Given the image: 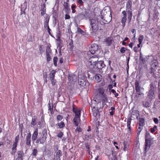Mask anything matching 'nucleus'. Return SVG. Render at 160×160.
Listing matches in <instances>:
<instances>
[{
    "mask_svg": "<svg viewBox=\"0 0 160 160\" xmlns=\"http://www.w3.org/2000/svg\"><path fill=\"white\" fill-rule=\"evenodd\" d=\"M31 133L30 132L26 136V138L25 142L26 145L29 147L31 146Z\"/></svg>",
    "mask_w": 160,
    "mask_h": 160,
    "instance_id": "nucleus-12",
    "label": "nucleus"
},
{
    "mask_svg": "<svg viewBox=\"0 0 160 160\" xmlns=\"http://www.w3.org/2000/svg\"><path fill=\"white\" fill-rule=\"evenodd\" d=\"M112 156L109 158V160H117V158L116 157V153L115 152H113L112 151Z\"/></svg>",
    "mask_w": 160,
    "mask_h": 160,
    "instance_id": "nucleus-21",
    "label": "nucleus"
},
{
    "mask_svg": "<svg viewBox=\"0 0 160 160\" xmlns=\"http://www.w3.org/2000/svg\"><path fill=\"white\" fill-rule=\"evenodd\" d=\"M64 8L65 10H67V11H69L70 10V9L69 7V4L67 2H64Z\"/></svg>",
    "mask_w": 160,
    "mask_h": 160,
    "instance_id": "nucleus-34",
    "label": "nucleus"
},
{
    "mask_svg": "<svg viewBox=\"0 0 160 160\" xmlns=\"http://www.w3.org/2000/svg\"><path fill=\"white\" fill-rule=\"evenodd\" d=\"M75 105L73 103L72 107V111L75 114V117L73 121L74 124L78 126V122L80 121L81 110L75 108Z\"/></svg>",
    "mask_w": 160,
    "mask_h": 160,
    "instance_id": "nucleus-2",
    "label": "nucleus"
},
{
    "mask_svg": "<svg viewBox=\"0 0 160 160\" xmlns=\"http://www.w3.org/2000/svg\"><path fill=\"white\" fill-rule=\"evenodd\" d=\"M128 145L125 144V143L124 142V151H126L128 149Z\"/></svg>",
    "mask_w": 160,
    "mask_h": 160,
    "instance_id": "nucleus-63",
    "label": "nucleus"
},
{
    "mask_svg": "<svg viewBox=\"0 0 160 160\" xmlns=\"http://www.w3.org/2000/svg\"><path fill=\"white\" fill-rule=\"evenodd\" d=\"M157 87L153 82H152L149 85V88L148 92L155 94Z\"/></svg>",
    "mask_w": 160,
    "mask_h": 160,
    "instance_id": "nucleus-9",
    "label": "nucleus"
},
{
    "mask_svg": "<svg viewBox=\"0 0 160 160\" xmlns=\"http://www.w3.org/2000/svg\"><path fill=\"white\" fill-rule=\"evenodd\" d=\"M47 137L46 135L43 133H42L40 137H38L36 141V143H39L43 144L46 141Z\"/></svg>",
    "mask_w": 160,
    "mask_h": 160,
    "instance_id": "nucleus-8",
    "label": "nucleus"
},
{
    "mask_svg": "<svg viewBox=\"0 0 160 160\" xmlns=\"http://www.w3.org/2000/svg\"><path fill=\"white\" fill-rule=\"evenodd\" d=\"M140 82L137 80H135V90L137 93H143V92L144 88L140 85Z\"/></svg>",
    "mask_w": 160,
    "mask_h": 160,
    "instance_id": "nucleus-6",
    "label": "nucleus"
},
{
    "mask_svg": "<svg viewBox=\"0 0 160 160\" xmlns=\"http://www.w3.org/2000/svg\"><path fill=\"white\" fill-rule=\"evenodd\" d=\"M76 8L75 5H72L71 6V8L72 10V13H74L76 12V11L75 10V8Z\"/></svg>",
    "mask_w": 160,
    "mask_h": 160,
    "instance_id": "nucleus-51",
    "label": "nucleus"
},
{
    "mask_svg": "<svg viewBox=\"0 0 160 160\" xmlns=\"http://www.w3.org/2000/svg\"><path fill=\"white\" fill-rule=\"evenodd\" d=\"M18 145V143L14 142L12 145V149H17V147Z\"/></svg>",
    "mask_w": 160,
    "mask_h": 160,
    "instance_id": "nucleus-56",
    "label": "nucleus"
},
{
    "mask_svg": "<svg viewBox=\"0 0 160 160\" xmlns=\"http://www.w3.org/2000/svg\"><path fill=\"white\" fill-rule=\"evenodd\" d=\"M58 60V58L57 57H54L53 59V64L55 66H57V62Z\"/></svg>",
    "mask_w": 160,
    "mask_h": 160,
    "instance_id": "nucleus-45",
    "label": "nucleus"
},
{
    "mask_svg": "<svg viewBox=\"0 0 160 160\" xmlns=\"http://www.w3.org/2000/svg\"><path fill=\"white\" fill-rule=\"evenodd\" d=\"M75 17L79 19H82L84 18H85V15H84V13L82 12L77 15Z\"/></svg>",
    "mask_w": 160,
    "mask_h": 160,
    "instance_id": "nucleus-24",
    "label": "nucleus"
},
{
    "mask_svg": "<svg viewBox=\"0 0 160 160\" xmlns=\"http://www.w3.org/2000/svg\"><path fill=\"white\" fill-rule=\"evenodd\" d=\"M98 48V46L96 44L93 43L91 45V48H89V50L88 52V54L90 55L91 54H93L97 51Z\"/></svg>",
    "mask_w": 160,
    "mask_h": 160,
    "instance_id": "nucleus-7",
    "label": "nucleus"
},
{
    "mask_svg": "<svg viewBox=\"0 0 160 160\" xmlns=\"http://www.w3.org/2000/svg\"><path fill=\"white\" fill-rule=\"evenodd\" d=\"M41 11V15L42 16H43L46 13V4L45 3L43 4L42 6Z\"/></svg>",
    "mask_w": 160,
    "mask_h": 160,
    "instance_id": "nucleus-23",
    "label": "nucleus"
},
{
    "mask_svg": "<svg viewBox=\"0 0 160 160\" xmlns=\"http://www.w3.org/2000/svg\"><path fill=\"white\" fill-rule=\"evenodd\" d=\"M78 83L79 84V85L81 86H85L86 84V81L83 79H79Z\"/></svg>",
    "mask_w": 160,
    "mask_h": 160,
    "instance_id": "nucleus-30",
    "label": "nucleus"
},
{
    "mask_svg": "<svg viewBox=\"0 0 160 160\" xmlns=\"http://www.w3.org/2000/svg\"><path fill=\"white\" fill-rule=\"evenodd\" d=\"M132 6V2H131L130 1H128L127 3L126 4V10H132V9L131 8Z\"/></svg>",
    "mask_w": 160,
    "mask_h": 160,
    "instance_id": "nucleus-31",
    "label": "nucleus"
},
{
    "mask_svg": "<svg viewBox=\"0 0 160 160\" xmlns=\"http://www.w3.org/2000/svg\"><path fill=\"white\" fill-rule=\"evenodd\" d=\"M77 32L78 33H79L83 35H85V32L79 28H78Z\"/></svg>",
    "mask_w": 160,
    "mask_h": 160,
    "instance_id": "nucleus-41",
    "label": "nucleus"
},
{
    "mask_svg": "<svg viewBox=\"0 0 160 160\" xmlns=\"http://www.w3.org/2000/svg\"><path fill=\"white\" fill-rule=\"evenodd\" d=\"M143 95V93H137L135 96V97L137 98V99H139L141 98V95Z\"/></svg>",
    "mask_w": 160,
    "mask_h": 160,
    "instance_id": "nucleus-48",
    "label": "nucleus"
},
{
    "mask_svg": "<svg viewBox=\"0 0 160 160\" xmlns=\"http://www.w3.org/2000/svg\"><path fill=\"white\" fill-rule=\"evenodd\" d=\"M127 18H122L121 20V22L122 24V26L123 28L124 27L125 25V22L126 21Z\"/></svg>",
    "mask_w": 160,
    "mask_h": 160,
    "instance_id": "nucleus-37",
    "label": "nucleus"
},
{
    "mask_svg": "<svg viewBox=\"0 0 160 160\" xmlns=\"http://www.w3.org/2000/svg\"><path fill=\"white\" fill-rule=\"evenodd\" d=\"M106 45L107 46H110L112 43V40L111 37H108L105 41Z\"/></svg>",
    "mask_w": 160,
    "mask_h": 160,
    "instance_id": "nucleus-27",
    "label": "nucleus"
},
{
    "mask_svg": "<svg viewBox=\"0 0 160 160\" xmlns=\"http://www.w3.org/2000/svg\"><path fill=\"white\" fill-rule=\"evenodd\" d=\"M154 143L153 138H152L150 133L147 130L146 131L145 134V146L144 151L145 152H147L150 147Z\"/></svg>",
    "mask_w": 160,
    "mask_h": 160,
    "instance_id": "nucleus-1",
    "label": "nucleus"
},
{
    "mask_svg": "<svg viewBox=\"0 0 160 160\" xmlns=\"http://www.w3.org/2000/svg\"><path fill=\"white\" fill-rule=\"evenodd\" d=\"M38 135V130L37 128L35 129L32 138V140L33 141H34L37 140V136Z\"/></svg>",
    "mask_w": 160,
    "mask_h": 160,
    "instance_id": "nucleus-17",
    "label": "nucleus"
},
{
    "mask_svg": "<svg viewBox=\"0 0 160 160\" xmlns=\"http://www.w3.org/2000/svg\"><path fill=\"white\" fill-rule=\"evenodd\" d=\"M157 62L156 60H154L153 61V63L152 64V68H156V67H157Z\"/></svg>",
    "mask_w": 160,
    "mask_h": 160,
    "instance_id": "nucleus-38",
    "label": "nucleus"
},
{
    "mask_svg": "<svg viewBox=\"0 0 160 160\" xmlns=\"http://www.w3.org/2000/svg\"><path fill=\"white\" fill-rule=\"evenodd\" d=\"M139 60L140 62L143 64H145L146 61V58L143 56L141 52L140 53Z\"/></svg>",
    "mask_w": 160,
    "mask_h": 160,
    "instance_id": "nucleus-15",
    "label": "nucleus"
},
{
    "mask_svg": "<svg viewBox=\"0 0 160 160\" xmlns=\"http://www.w3.org/2000/svg\"><path fill=\"white\" fill-rule=\"evenodd\" d=\"M146 93L147 94V98L148 100L151 101L155 98V94L148 92H147Z\"/></svg>",
    "mask_w": 160,
    "mask_h": 160,
    "instance_id": "nucleus-14",
    "label": "nucleus"
},
{
    "mask_svg": "<svg viewBox=\"0 0 160 160\" xmlns=\"http://www.w3.org/2000/svg\"><path fill=\"white\" fill-rule=\"evenodd\" d=\"M104 94V90L102 88L100 87L98 88L96 92V95H98L101 96L102 94Z\"/></svg>",
    "mask_w": 160,
    "mask_h": 160,
    "instance_id": "nucleus-18",
    "label": "nucleus"
},
{
    "mask_svg": "<svg viewBox=\"0 0 160 160\" xmlns=\"http://www.w3.org/2000/svg\"><path fill=\"white\" fill-rule=\"evenodd\" d=\"M94 99V101L98 102H101V101H102V103L106 102L108 100V98L105 94H102L101 96L95 95Z\"/></svg>",
    "mask_w": 160,
    "mask_h": 160,
    "instance_id": "nucleus-5",
    "label": "nucleus"
},
{
    "mask_svg": "<svg viewBox=\"0 0 160 160\" xmlns=\"http://www.w3.org/2000/svg\"><path fill=\"white\" fill-rule=\"evenodd\" d=\"M62 152L61 150L58 151L56 153V158L57 160H60V157L62 155Z\"/></svg>",
    "mask_w": 160,
    "mask_h": 160,
    "instance_id": "nucleus-22",
    "label": "nucleus"
},
{
    "mask_svg": "<svg viewBox=\"0 0 160 160\" xmlns=\"http://www.w3.org/2000/svg\"><path fill=\"white\" fill-rule=\"evenodd\" d=\"M144 37L143 35H140L138 38V41L140 44H141L143 40Z\"/></svg>",
    "mask_w": 160,
    "mask_h": 160,
    "instance_id": "nucleus-44",
    "label": "nucleus"
},
{
    "mask_svg": "<svg viewBox=\"0 0 160 160\" xmlns=\"http://www.w3.org/2000/svg\"><path fill=\"white\" fill-rule=\"evenodd\" d=\"M37 153V150L36 149H34L33 150V152H32V154L34 156H36Z\"/></svg>",
    "mask_w": 160,
    "mask_h": 160,
    "instance_id": "nucleus-55",
    "label": "nucleus"
},
{
    "mask_svg": "<svg viewBox=\"0 0 160 160\" xmlns=\"http://www.w3.org/2000/svg\"><path fill=\"white\" fill-rule=\"evenodd\" d=\"M84 15H85V18H87L90 16V11L86 9H84Z\"/></svg>",
    "mask_w": 160,
    "mask_h": 160,
    "instance_id": "nucleus-28",
    "label": "nucleus"
},
{
    "mask_svg": "<svg viewBox=\"0 0 160 160\" xmlns=\"http://www.w3.org/2000/svg\"><path fill=\"white\" fill-rule=\"evenodd\" d=\"M143 105L145 108H148L149 107L150 104L149 102L147 101L143 102Z\"/></svg>",
    "mask_w": 160,
    "mask_h": 160,
    "instance_id": "nucleus-43",
    "label": "nucleus"
},
{
    "mask_svg": "<svg viewBox=\"0 0 160 160\" xmlns=\"http://www.w3.org/2000/svg\"><path fill=\"white\" fill-rule=\"evenodd\" d=\"M95 79L98 82H100L102 80V76L100 74H97L95 76Z\"/></svg>",
    "mask_w": 160,
    "mask_h": 160,
    "instance_id": "nucleus-33",
    "label": "nucleus"
},
{
    "mask_svg": "<svg viewBox=\"0 0 160 160\" xmlns=\"http://www.w3.org/2000/svg\"><path fill=\"white\" fill-rule=\"evenodd\" d=\"M62 118L63 117L62 116L59 115L57 116V119L58 122L61 121Z\"/></svg>",
    "mask_w": 160,
    "mask_h": 160,
    "instance_id": "nucleus-50",
    "label": "nucleus"
},
{
    "mask_svg": "<svg viewBox=\"0 0 160 160\" xmlns=\"http://www.w3.org/2000/svg\"><path fill=\"white\" fill-rule=\"evenodd\" d=\"M110 91L114 94L115 97H117L118 96V94L116 92V91L114 89H110Z\"/></svg>",
    "mask_w": 160,
    "mask_h": 160,
    "instance_id": "nucleus-46",
    "label": "nucleus"
},
{
    "mask_svg": "<svg viewBox=\"0 0 160 160\" xmlns=\"http://www.w3.org/2000/svg\"><path fill=\"white\" fill-rule=\"evenodd\" d=\"M49 20V17L47 16L45 19V21H44V27L45 28H48V22Z\"/></svg>",
    "mask_w": 160,
    "mask_h": 160,
    "instance_id": "nucleus-26",
    "label": "nucleus"
},
{
    "mask_svg": "<svg viewBox=\"0 0 160 160\" xmlns=\"http://www.w3.org/2000/svg\"><path fill=\"white\" fill-rule=\"evenodd\" d=\"M98 61V57L96 55L92 56L89 58L88 61V64L90 68L92 69L95 68Z\"/></svg>",
    "mask_w": 160,
    "mask_h": 160,
    "instance_id": "nucleus-3",
    "label": "nucleus"
},
{
    "mask_svg": "<svg viewBox=\"0 0 160 160\" xmlns=\"http://www.w3.org/2000/svg\"><path fill=\"white\" fill-rule=\"evenodd\" d=\"M105 66L106 65L104 63V62L103 61H100L98 62L97 63L96 68H98V69L100 70H102Z\"/></svg>",
    "mask_w": 160,
    "mask_h": 160,
    "instance_id": "nucleus-11",
    "label": "nucleus"
},
{
    "mask_svg": "<svg viewBox=\"0 0 160 160\" xmlns=\"http://www.w3.org/2000/svg\"><path fill=\"white\" fill-rule=\"evenodd\" d=\"M27 8V2H25L22 5H21V9L22 10H25Z\"/></svg>",
    "mask_w": 160,
    "mask_h": 160,
    "instance_id": "nucleus-42",
    "label": "nucleus"
},
{
    "mask_svg": "<svg viewBox=\"0 0 160 160\" xmlns=\"http://www.w3.org/2000/svg\"><path fill=\"white\" fill-rule=\"evenodd\" d=\"M127 11H123L122 12V13L123 15V18H127Z\"/></svg>",
    "mask_w": 160,
    "mask_h": 160,
    "instance_id": "nucleus-58",
    "label": "nucleus"
},
{
    "mask_svg": "<svg viewBox=\"0 0 160 160\" xmlns=\"http://www.w3.org/2000/svg\"><path fill=\"white\" fill-rule=\"evenodd\" d=\"M97 22L100 25H103L104 24L108 23L107 21L103 19L102 17H99L97 19Z\"/></svg>",
    "mask_w": 160,
    "mask_h": 160,
    "instance_id": "nucleus-13",
    "label": "nucleus"
},
{
    "mask_svg": "<svg viewBox=\"0 0 160 160\" xmlns=\"http://www.w3.org/2000/svg\"><path fill=\"white\" fill-rule=\"evenodd\" d=\"M58 13L57 11L55 10H53V18L55 21L56 20L58 16Z\"/></svg>",
    "mask_w": 160,
    "mask_h": 160,
    "instance_id": "nucleus-32",
    "label": "nucleus"
},
{
    "mask_svg": "<svg viewBox=\"0 0 160 160\" xmlns=\"http://www.w3.org/2000/svg\"><path fill=\"white\" fill-rule=\"evenodd\" d=\"M25 10H22V9H21V12L20 13L21 15H22L23 14L24 15V16H25Z\"/></svg>",
    "mask_w": 160,
    "mask_h": 160,
    "instance_id": "nucleus-61",
    "label": "nucleus"
},
{
    "mask_svg": "<svg viewBox=\"0 0 160 160\" xmlns=\"http://www.w3.org/2000/svg\"><path fill=\"white\" fill-rule=\"evenodd\" d=\"M145 125V120L143 118H139V125L142 127H143Z\"/></svg>",
    "mask_w": 160,
    "mask_h": 160,
    "instance_id": "nucleus-29",
    "label": "nucleus"
},
{
    "mask_svg": "<svg viewBox=\"0 0 160 160\" xmlns=\"http://www.w3.org/2000/svg\"><path fill=\"white\" fill-rule=\"evenodd\" d=\"M56 125H58L60 128H64L65 125L64 122L62 121H61L59 123H58L56 124Z\"/></svg>",
    "mask_w": 160,
    "mask_h": 160,
    "instance_id": "nucleus-36",
    "label": "nucleus"
},
{
    "mask_svg": "<svg viewBox=\"0 0 160 160\" xmlns=\"http://www.w3.org/2000/svg\"><path fill=\"white\" fill-rule=\"evenodd\" d=\"M157 129V126L156 125H154L153 128H150L151 132L153 133Z\"/></svg>",
    "mask_w": 160,
    "mask_h": 160,
    "instance_id": "nucleus-47",
    "label": "nucleus"
},
{
    "mask_svg": "<svg viewBox=\"0 0 160 160\" xmlns=\"http://www.w3.org/2000/svg\"><path fill=\"white\" fill-rule=\"evenodd\" d=\"M68 78L70 81L75 82L77 80V76L76 75H69Z\"/></svg>",
    "mask_w": 160,
    "mask_h": 160,
    "instance_id": "nucleus-25",
    "label": "nucleus"
},
{
    "mask_svg": "<svg viewBox=\"0 0 160 160\" xmlns=\"http://www.w3.org/2000/svg\"><path fill=\"white\" fill-rule=\"evenodd\" d=\"M153 120L154 122L156 124H157L158 123V119L157 118H153Z\"/></svg>",
    "mask_w": 160,
    "mask_h": 160,
    "instance_id": "nucleus-57",
    "label": "nucleus"
},
{
    "mask_svg": "<svg viewBox=\"0 0 160 160\" xmlns=\"http://www.w3.org/2000/svg\"><path fill=\"white\" fill-rule=\"evenodd\" d=\"M19 139V135H18L15 138V142H14L18 143V141Z\"/></svg>",
    "mask_w": 160,
    "mask_h": 160,
    "instance_id": "nucleus-54",
    "label": "nucleus"
},
{
    "mask_svg": "<svg viewBox=\"0 0 160 160\" xmlns=\"http://www.w3.org/2000/svg\"><path fill=\"white\" fill-rule=\"evenodd\" d=\"M138 112H139L138 111L135 110L134 111H132V115H134V113L138 114Z\"/></svg>",
    "mask_w": 160,
    "mask_h": 160,
    "instance_id": "nucleus-64",
    "label": "nucleus"
},
{
    "mask_svg": "<svg viewBox=\"0 0 160 160\" xmlns=\"http://www.w3.org/2000/svg\"><path fill=\"white\" fill-rule=\"evenodd\" d=\"M85 146L86 148L88 149V150L89 151V153H89V145L88 143H87L85 144Z\"/></svg>",
    "mask_w": 160,
    "mask_h": 160,
    "instance_id": "nucleus-60",
    "label": "nucleus"
},
{
    "mask_svg": "<svg viewBox=\"0 0 160 160\" xmlns=\"http://www.w3.org/2000/svg\"><path fill=\"white\" fill-rule=\"evenodd\" d=\"M90 21L92 32H96L99 27H101V26H100L99 23H98L97 20L96 21L94 19H91L90 20Z\"/></svg>",
    "mask_w": 160,
    "mask_h": 160,
    "instance_id": "nucleus-4",
    "label": "nucleus"
},
{
    "mask_svg": "<svg viewBox=\"0 0 160 160\" xmlns=\"http://www.w3.org/2000/svg\"><path fill=\"white\" fill-rule=\"evenodd\" d=\"M98 108L97 109H92L93 112V114L94 116L96 117L98 113L99 112V111H101L102 110L103 108V107H102V108H100L99 109Z\"/></svg>",
    "mask_w": 160,
    "mask_h": 160,
    "instance_id": "nucleus-16",
    "label": "nucleus"
},
{
    "mask_svg": "<svg viewBox=\"0 0 160 160\" xmlns=\"http://www.w3.org/2000/svg\"><path fill=\"white\" fill-rule=\"evenodd\" d=\"M11 154L12 155H14L15 153L16 152L17 149H12Z\"/></svg>",
    "mask_w": 160,
    "mask_h": 160,
    "instance_id": "nucleus-62",
    "label": "nucleus"
},
{
    "mask_svg": "<svg viewBox=\"0 0 160 160\" xmlns=\"http://www.w3.org/2000/svg\"><path fill=\"white\" fill-rule=\"evenodd\" d=\"M132 10H126V11L128 13V22H130L131 21L132 17Z\"/></svg>",
    "mask_w": 160,
    "mask_h": 160,
    "instance_id": "nucleus-20",
    "label": "nucleus"
},
{
    "mask_svg": "<svg viewBox=\"0 0 160 160\" xmlns=\"http://www.w3.org/2000/svg\"><path fill=\"white\" fill-rule=\"evenodd\" d=\"M55 73V71L52 70L50 74V80L51 82L52 85H55L56 82V81L54 79Z\"/></svg>",
    "mask_w": 160,
    "mask_h": 160,
    "instance_id": "nucleus-10",
    "label": "nucleus"
},
{
    "mask_svg": "<svg viewBox=\"0 0 160 160\" xmlns=\"http://www.w3.org/2000/svg\"><path fill=\"white\" fill-rule=\"evenodd\" d=\"M128 49L127 48L123 47L121 48L120 50V52L121 53H123L125 52Z\"/></svg>",
    "mask_w": 160,
    "mask_h": 160,
    "instance_id": "nucleus-49",
    "label": "nucleus"
},
{
    "mask_svg": "<svg viewBox=\"0 0 160 160\" xmlns=\"http://www.w3.org/2000/svg\"><path fill=\"white\" fill-rule=\"evenodd\" d=\"M63 133L61 132H59L58 134V137L59 138H61L63 135Z\"/></svg>",
    "mask_w": 160,
    "mask_h": 160,
    "instance_id": "nucleus-59",
    "label": "nucleus"
},
{
    "mask_svg": "<svg viewBox=\"0 0 160 160\" xmlns=\"http://www.w3.org/2000/svg\"><path fill=\"white\" fill-rule=\"evenodd\" d=\"M46 55L47 60L48 62L50 61L51 59L50 54H48Z\"/></svg>",
    "mask_w": 160,
    "mask_h": 160,
    "instance_id": "nucleus-52",
    "label": "nucleus"
},
{
    "mask_svg": "<svg viewBox=\"0 0 160 160\" xmlns=\"http://www.w3.org/2000/svg\"><path fill=\"white\" fill-rule=\"evenodd\" d=\"M37 121V117L34 116L32 118L31 122V126L32 127H33L36 124Z\"/></svg>",
    "mask_w": 160,
    "mask_h": 160,
    "instance_id": "nucleus-19",
    "label": "nucleus"
},
{
    "mask_svg": "<svg viewBox=\"0 0 160 160\" xmlns=\"http://www.w3.org/2000/svg\"><path fill=\"white\" fill-rule=\"evenodd\" d=\"M142 127H139L138 128V130H137V132H138L137 134L138 135H139L140 134V133L141 131H142Z\"/></svg>",
    "mask_w": 160,
    "mask_h": 160,
    "instance_id": "nucleus-53",
    "label": "nucleus"
},
{
    "mask_svg": "<svg viewBox=\"0 0 160 160\" xmlns=\"http://www.w3.org/2000/svg\"><path fill=\"white\" fill-rule=\"evenodd\" d=\"M51 50L50 47L48 46H47L46 51V54H50L51 53Z\"/></svg>",
    "mask_w": 160,
    "mask_h": 160,
    "instance_id": "nucleus-40",
    "label": "nucleus"
},
{
    "mask_svg": "<svg viewBox=\"0 0 160 160\" xmlns=\"http://www.w3.org/2000/svg\"><path fill=\"white\" fill-rule=\"evenodd\" d=\"M131 119V118H128L127 122V127L129 131H130V123Z\"/></svg>",
    "mask_w": 160,
    "mask_h": 160,
    "instance_id": "nucleus-35",
    "label": "nucleus"
},
{
    "mask_svg": "<svg viewBox=\"0 0 160 160\" xmlns=\"http://www.w3.org/2000/svg\"><path fill=\"white\" fill-rule=\"evenodd\" d=\"M18 157H22L24 155V153L22 150L18 151Z\"/></svg>",
    "mask_w": 160,
    "mask_h": 160,
    "instance_id": "nucleus-39",
    "label": "nucleus"
}]
</instances>
